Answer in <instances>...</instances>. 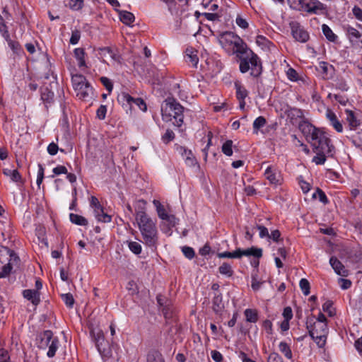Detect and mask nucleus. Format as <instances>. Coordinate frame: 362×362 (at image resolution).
<instances>
[{
	"label": "nucleus",
	"mask_w": 362,
	"mask_h": 362,
	"mask_svg": "<svg viewBox=\"0 0 362 362\" xmlns=\"http://www.w3.org/2000/svg\"><path fill=\"white\" fill-rule=\"evenodd\" d=\"M279 351L288 359H292L293 354L288 344L285 341H281L279 345Z\"/></svg>",
	"instance_id": "35"
},
{
	"label": "nucleus",
	"mask_w": 362,
	"mask_h": 362,
	"mask_svg": "<svg viewBox=\"0 0 362 362\" xmlns=\"http://www.w3.org/2000/svg\"><path fill=\"white\" fill-rule=\"evenodd\" d=\"M118 12L119 19L124 24L129 25L134 21L135 17L132 13L127 11H119Z\"/></svg>",
	"instance_id": "28"
},
{
	"label": "nucleus",
	"mask_w": 362,
	"mask_h": 362,
	"mask_svg": "<svg viewBox=\"0 0 362 362\" xmlns=\"http://www.w3.org/2000/svg\"><path fill=\"white\" fill-rule=\"evenodd\" d=\"M300 8L298 11H304L309 13L320 14L326 11V6L318 0H302Z\"/></svg>",
	"instance_id": "8"
},
{
	"label": "nucleus",
	"mask_w": 362,
	"mask_h": 362,
	"mask_svg": "<svg viewBox=\"0 0 362 362\" xmlns=\"http://www.w3.org/2000/svg\"><path fill=\"white\" fill-rule=\"evenodd\" d=\"M95 216L96 219L100 222L110 223L112 220L111 216L105 213L104 209L103 210V212L98 213L96 215H95Z\"/></svg>",
	"instance_id": "50"
},
{
	"label": "nucleus",
	"mask_w": 362,
	"mask_h": 362,
	"mask_svg": "<svg viewBox=\"0 0 362 362\" xmlns=\"http://www.w3.org/2000/svg\"><path fill=\"white\" fill-rule=\"evenodd\" d=\"M160 110L162 119L164 122H171L177 127L182 125L184 107L175 98L168 97L162 103Z\"/></svg>",
	"instance_id": "3"
},
{
	"label": "nucleus",
	"mask_w": 362,
	"mask_h": 362,
	"mask_svg": "<svg viewBox=\"0 0 362 362\" xmlns=\"http://www.w3.org/2000/svg\"><path fill=\"white\" fill-rule=\"evenodd\" d=\"M267 362H284L282 357L276 352H272L269 354Z\"/></svg>",
	"instance_id": "60"
},
{
	"label": "nucleus",
	"mask_w": 362,
	"mask_h": 362,
	"mask_svg": "<svg viewBox=\"0 0 362 362\" xmlns=\"http://www.w3.org/2000/svg\"><path fill=\"white\" fill-rule=\"evenodd\" d=\"M107 112V106L104 105H101L96 111V116L100 120H103L105 118Z\"/></svg>",
	"instance_id": "56"
},
{
	"label": "nucleus",
	"mask_w": 362,
	"mask_h": 362,
	"mask_svg": "<svg viewBox=\"0 0 362 362\" xmlns=\"http://www.w3.org/2000/svg\"><path fill=\"white\" fill-rule=\"evenodd\" d=\"M75 91L76 92V96L83 100L90 99L93 95V88L89 83L83 86L80 89H75Z\"/></svg>",
	"instance_id": "18"
},
{
	"label": "nucleus",
	"mask_w": 362,
	"mask_h": 362,
	"mask_svg": "<svg viewBox=\"0 0 362 362\" xmlns=\"http://www.w3.org/2000/svg\"><path fill=\"white\" fill-rule=\"evenodd\" d=\"M300 288L305 296L310 293V283L306 279H302L299 283Z\"/></svg>",
	"instance_id": "48"
},
{
	"label": "nucleus",
	"mask_w": 362,
	"mask_h": 362,
	"mask_svg": "<svg viewBox=\"0 0 362 362\" xmlns=\"http://www.w3.org/2000/svg\"><path fill=\"white\" fill-rule=\"evenodd\" d=\"M0 32L3 37H8V27L5 23V18L0 14Z\"/></svg>",
	"instance_id": "53"
},
{
	"label": "nucleus",
	"mask_w": 362,
	"mask_h": 362,
	"mask_svg": "<svg viewBox=\"0 0 362 362\" xmlns=\"http://www.w3.org/2000/svg\"><path fill=\"white\" fill-rule=\"evenodd\" d=\"M62 298L68 308H73V305L74 304V299L71 293H68L62 294Z\"/></svg>",
	"instance_id": "49"
},
{
	"label": "nucleus",
	"mask_w": 362,
	"mask_h": 362,
	"mask_svg": "<svg viewBox=\"0 0 362 362\" xmlns=\"http://www.w3.org/2000/svg\"><path fill=\"white\" fill-rule=\"evenodd\" d=\"M71 81L73 83V87L75 89H80L83 86L88 83L86 77L81 74H76L72 76Z\"/></svg>",
	"instance_id": "26"
},
{
	"label": "nucleus",
	"mask_w": 362,
	"mask_h": 362,
	"mask_svg": "<svg viewBox=\"0 0 362 362\" xmlns=\"http://www.w3.org/2000/svg\"><path fill=\"white\" fill-rule=\"evenodd\" d=\"M118 101L125 105V103L132 108L134 105L137 106L141 110L145 112L147 110V106L144 100L141 98H134L129 93H122L118 97Z\"/></svg>",
	"instance_id": "9"
},
{
	"label": "nucleus",
	"mask_w": 362,
	"mask_h": 362,
	"mask_svg": "<svg viewBox=\"0 0 362 362\" xmlns=\"http://www.w3.org/2000/svg\"><path fill=\"white\" fill-rule=\"evenodd\" d=\"M236 90V98L239 101V107L244 110L245 107V99L248 96V90L238 81L235 83Z\"/></svg>",
	"instance_id": "15"
},
{
	"label": "nucleus",
	"mask_w": 362,
	"mask_h": 362,
	"mask_svg": "<svg viewBox=\"0 0 362 362\" xmlns=\"http://www.w3.org/2000/svg\"><path fill=\"white\" fill-rule=\"evenodd\" d=\"M212 309L216 314L221 315L224 309L221 293H216L214 296L212 300Z\"/></svg>",
	"instance_id": "22"
},
{
	"label": "nucleus",
	"mask_w": 362,
	"mask_h": 362,
	"mask_svg": "<svg viewBox=\"0 0 362 362\" xmlns=\"http://www.w3.org/2000/svg\"><path fill=\"white\" fill-rule=\"evenodd\" d=\"M69 218L72 223H74L78 226H87L88 221L83 216L76 214H70Z\"/></svg>",
	"instance_id": "31"
},
{
	"label": "nucleus",
	"mask_w": 362,
	"mask_h": 362,
	"mask_svg": "<svg viewBox=\"0 0 362 362\" xmlns=\"http://www.w3.org/2000/svg\"><path fill=\"white\" fill-rule=\"evenodd\" d=\"M90 335L93 339L97 349L102 358L105 362L110 361L112 356V349L109 343L105 340L103 332L101 330L95 332L94 329L90 330Z\"/></svg>",
	"instance_id": "6"
},
{
	"label": "nucleus",
	"mask_w": 362,
	"mask_h": 362,
	"mask_svg": "<svg viewBox=\"0 0 362 362\" xmlns=\"http://www.w3.org/2000/svg\"><path fill=\"white\" fill-rule=\"evenodd\" d=\"M343 30L351 43H358L361 38L360 32L354 27L349 25H343Z\"/></svg>",
	"instance_id": "16"
},
{
	"label": "nucleus",
	"mask_w": 362,
	"mask_h": 362,
	"mask_svg": "<svg viewBox=\"0 0 362 362\" xmlns=\"http://www.w3.org/2000/svg\"><path fill=\"white\" fill-rule=\"evenodd\" d=\"M41 100L47 107V105H50L54 100V93L49 89L48 87H42L40 88Z\"/></svg>",
	"instance_id": "24"
},
{
	"label": "nucleus",
	"mask_w": 362,
	"mask_h": 362,
	"mask_svg": "<svg viewBox=\"0 0 362 362\" xmlns=\"http://www.w3.org/2000/svg\"><path fill=\"white\" fill-rule=\"evenodd\" d=\"M3 173L11 178L13 182H22V177L18 170L4 169Z\"/></svg>",
	"instance_id": "29"
},
{
	"label": "nucleus",
	"mask_w": 362,
	"mask_h": 362,
	"mask_svg": "<svg viewBox=\"0 0 362 362\" xmlns=\"http://www.w3.org/2000/svg\"><path fill=\"white\" fill-rule=\"evenodd\" d=\"M90 206L93 209L95 215H96L98 213L103 212V210L104 209L98 199L95 196L90 197Z\"/></svg>",
	"instance_id": "32"
},
{
	"label": "nucleus",
	"mask_w": 362,
	"mask_h": 362,
	"mask_svg": "<svg viewBox=\"0 0 362 362\" xmlns=\"http://www.w3.org/2000/svg\"><path fill=\"white\" fill-rule=\"evenodd\" d=\"M353 258L355 262L362 261V247H359L354 250Z\"/></svg>",
	"instance_id": "64"
},
{
	"label": "nucleus",
	"mask_w": 362,
	"mask_h": 362,
	"mask_svg": "<svg viewBox=\"0 0 362 362\" xmlns=\"http://www.w3.org/2000/svg\"><path fill=\"white\" fill-rule=\"evenodd\" d=\"M222 152L227 156L233 155V141L227 140L223 143L221 148Z\"/></svg>",
	"instance_id": "41"
},
{
	"label": "nucleus",
	"mask_w": 362,
	"mask_h": 362,
	"mask_svg": "<svg viewBox=\"0 0 362 362\" xmlns=\"http://www.w3.org/2000/svg\"><path fill=\"white\" fill-rule=\"evenodd\" d=\"M285 114L291 122L298 118H304L303 110L296 107L288 106V108L285 110Z\"/></svg>",
	"instance_id": "23"
},
{
	"label": "nucleus",
	"mask_w": 362,
	"mask_h": 362,
	"mask_svg": "<svg viewBox=\"0 0 362 362\" xmlns=\"http://www.w3.org/2000/svg\"><path fill=\"white\" fill-rule=\"evenodd\" d=\"M100 81L102 84L105 87L109 93H111L113 89V83L108 78L102 76L100 78Z\"/></svg>",
	"instance_id": "54"
},
{
	"label": "nucleus",
	"mask_w": 362,
	"mask_h": 362,
	"mask_svg": "<svg viewBox=\"0 0 362 362\" xmlns=\"http://www.w3.org/2000/svg\"><path fill=\"white\" fill-rule=\"evenodd\" d=\"M314 152L316 153V156L313 157V162H314L316 165H323L326 161V158L327 156V153L320 151Z\"/></svg>",
	"instance_id": "40"
},
{
	"label": "nucleus",
	"mask_w": 362,
	"mask_h": 362,
	"mask_svg": "<svg viewBox=\"0 0 362 362\" xmlns=\"http://www.w3.org/2000/svg\"><path fill=\"white\" fill-rule=\"evenodd\" d=\"M289 28L293 37L296 41L305 43L309 40V33L305 30L303 26L296 21H292L289 23Z\"/></svg>",
	"instance_id": "7"
},
{
	"label": "nucleus",
	"mask_w": 362,
	"mask_h": 362,
	"mask_svg": "<svg viewBox=\"0 0 362 362\" xmlns=\"http://www.w3.org/2000/svg\"><path fill=\"white\" fill-rule=\"evenodd\" d=\"M287 2L290 8L293 10L298 11L302 7V0H287Z\"/></svg>",
	"instance_id": "59"
},
{
	"label": "nucleus",
	"mask_w": 362,
	"mask_h": 362,
	"mask_svg": "<svg viewBox=\"0 0 362 362\" xmlns=\"http://www.w3.org/2000/svg\"><path fill=\"white\" fill-rule=\"evenodd\" d=\"M243 256H252L255 258L259 259L262 257V249L256 247H251L250 248L243 250Z\"/></svg>",
	"instance_id": "27"
},
{
	"label": "nucleus",
	"mask_w": 362,
	"mask_h": 362,
	"mask_svg": "<svg viewBox=\"0 0 362 362\" xmlns=\"http://www.w3.org/2000/svg\"><path fill=\"white\" fill-rule=\"evenodd\" d=\"M81 38V32L78 30H72L71 36L70 38V43L71 45H76Z\"/></svg>",
	"instance_id": "57"
},
{
	"label": "nucleus",
	"mask_w": 362,
	"mask_h": 362,
	"mask_svg": "<svg viewBox=\"0 0 362 362\" xmlns=\"http://www.w3.org/2000/svg\"><path fill=\"white\" fill-rule=\"evenodd\" d=\"M313 319H315V316L313 315L307 317L306 328L308 329L309 335L315 341L318 347L323 348L326 344L327 334H315L314 329H310L312 327Z\"/></svg>",
	"instance_id": "10"
},
{
	"label": "nucleus",
	"mask_w": 362,
	"mask_h": 362,
	"mask_svg": "<svg viewBox=\"0 0 362 362\" xmlns=\"http://www.w3.org/2000/svg\"><path fill=\"white\" fill-rule=\"evenodd\" d=\"M84 0H70L69 8L74 11H78L83 6Z\"/></svg>",
	"instance_id": "52"
},
{
	"label": "nucleus",
	"mask_w": 362,
	"mask_h": 362,
	"mask_svg": "<svg viewBox=\"0 0 362 362\" xmlns=\"http://www.w3.org/2000/svg\"><path fill=\"white\" fill-rule=\"evenodd\" d=\"M329 264L338 275L341 276H346L348 275V271L336 257L332 256L330 257Z\"/></svg>",
	"instance_id": "19"
},
{
	"label": "nucleus",
	"mask_w": 362,
	"mask_h": 362,
	"mask_svg": "<svg viewBox=\"0 0 362 362\" xmlns=\"http://www.w3.org/2000/svg\"><path fill=\"white\" fill-rule=\"evenodd\" d=\"M4 250L6 251V254L10 257V262H13V263H18L20 262V258L18 255L12 250L9 249L7 247H4Z\"/></svg>",
	"instance_id": "51"
},
{
	"label": "nucleus",
	"mask_w": 362,
	"mask_h": 362,
	"mask_svg": "<svg viewBox=\"0 0 362 362\" xmlns=\"http://www.w3.org/2000/svg\"><path fill=\"white\" fill-rule=\"evenodd\" d=\"M264 175L271 185H281V175L276 168L273 166L267 167L264 172Z\"/></svg>",
	"instance_id": "12"
},
{
	"label": "nucleus",
	"mask_w": 362,
	"mask_h": 362,
	"mask_svg": "<svg viewBox=\"0 0 362 362\" xmlns=\"http://www.w3.org/2000/svg\"><path fill=\"white\" fill-rule=\"evenodd\" d=\"M129 249L135 255H139L141 252L142 248L140 243L134 241L128 242Z\"/></svg>",
	"instance_id": "45"
},
{
	"label": "nucleus",
	"mask_w": 362,
	"mask_h": 362,
	"mask_svg": "<svg viewBox=\"0 0 362 362\" xmlns=\"http://www.w3.org/2000/svg\"><path fill=\"white\" fill-rule=\"evenodd\" d=\"M35 344L40 349L45 350L48 348L47 356L53 358L59 346V340L54 336L52 331L47 329L37 334Z\"/></svg>",
	"instance_id": "4"
},
{
	"label": "nucleus",
	"mask_w": 362,
	"mask_h": 362,
	"mask_svg": "<svg viewBox=\"0 0 362 362\" xmlns=\"http://www.w3.org/2000/svg\"><path fill=\"white\" fill-rule=\"evenodd\" d=\"M153 203L155 207L156 208L158 216L160 219L163 220V218H165L167 217L168 218V214L166 213L164 206L161 204L160 201L154 199Z\"/></svg>",
	"instance_id": "36"
},
{
	"label": "nucleus",
	"mask_w": 362,
	"mask_h": 362,
	"mask_svg": "<svg viewBox=\"0 0 362 362\" xmlns=\"http://www.w3.org/2000/svg\"><path fill=\"white\" fill-rule=\"evenodd\" d=\"M267 123L266 119L263 116H259L255 119L253 122V129L255 133H257L258 130L263 127Z\"/></svg>",
	"instance_id": "42"
},
{
	"label": "nucleus",
	"mask_w": 362,
	"mask_h": 362,
	"mask_svg": "<svg viewBox=\"0 0 362 362\" xmlns=\"http://www.w3.org/2000/svg\"><path fill=\"white\" fill-rule=\"evenodd\" d=\"M176 151L181 154L182 157H185V163L187 165L192 167L195 165H198V162L193 155L191 150L186 148L184 146L176 145L175 146Z\"/></svg>",
	"instance_id": "13"
},
{
	"label": "nucleus",
	"mask_w": 362,
	"mask_h": 362,
	"mask_svg": "<svg viewBox=\"0 0 362 362\" xmlns=\"http://www.w3.org/2000/svg\"><path fill=\"white\" fill-rule=\"evenodd\" d=\"M250 49L247 47L246 43L240 37L234 41L233 46L229 52L232 54H236L237 57L240 59V56L245 57L249 53Z\"/></svg>",
	"instance_id": "11"
},
{
	"label": "nucleus",
	"mask_w": 362,
	"mask_h": 362,
	"mask_svg": "<svg viewBox=\"0 0 362 362\" xmlns=\"http://www.w3.org/2000/svg\"><path fill=\"white\" fill-rule=\"evenodd\" d=\"M74 57L78 61V65L81 67L86 66L85 61V50L83 48H76L74 51Z\"/></svg>",
	"instance_id": "30"
},
{
	"label": "nucleus",
	"mask_w": 362,
	"mask_h": 362,
	"mask_svg": "<svg viewBox=\"0 0 362 362\" xmlns=\"http://www.w3.org/2000/svg\"><path fill=\"white\" fill-rule=\"evenodd\" d=\"M352 13L356 19L362 21V9L359 6H355L352 9Z\"/></svg>",
	"instance_id": "63"
},
{
	"label": "nucleus",
	"mask_w": 362,
	"mask_h": 362,
	"mask_svg": "<svg viewBox=\"0 0 362 362\" xmlns=\"http://www.w3.org/2000/svg\"><path fill=\"white\" fill-rule=\"evenodd\" d=\"M219 272L223 274L226 275L228 277H230L233 274V271L232 269L231 266L226 262L223 263L218 268Z\"/></svg>",
	"instance_id": "38"
},
{
	"label": "nucleus",
	"mask_w": 362,
	"mask_h": 362,
	"mask_svg": "<svg viewBox=\"0 0 362 362\" xmlns=\"http://www.w3.org/2000/svg\"><path fill=\"white\" fill-rule=\"evenodd\" d=\"M346 120L351 130H355L359 125L360 122L357 119L354 112L350 110H346Z\"/></svg>",
	"instance_id": "25"
},
{
	"label": "nucleus",
	"mask_w": 362,
	"mask_h": 362,
	"mask_svg": "<svg viewBox=\"0 0 362 362\" xmlns=\"http://www.w3.org/2000/svg\"><path fill=\"white\" fill-rule=\"evenodd\" d=\"M236 24L243 29H247L249 27L247 21L240 16H238L235 19Z\"/></svg>",
	"instance_id": "61"
},
{
	"label": "nucleus",
	"mask_w": 362,
	"mask_h": 362,
	"mask_svg": "<svg viewBox=\"0 0 362 362\" xmlns=\"http://www.w3.org/2000/svg\"><path fill=\"white\" fill-rule=\"evenodd\" d=\"M287 77L292 81H296L298 79V74L293 68H289L286 71Z\"/></svg>",
	"instance_id": "58"
},
{
	"label": "nucleus",
	"mask_w": 362,
	"mask_h": 362,
	"mask_svg": "<svg viewBox=\"0 0 362 362\" xmlns=\"http://www.w3.org/2000/svg\"><path fill=\"white\" fill-rule=\"evenodd\" d=\"M238 37V35L233 32H225L221 35L219 42L223 49L226 51H230L234 41H235Z\"/></svg>",
	"instance_id": "14"
},
{
	"label": "nucleus",
	"mask_w": 362,
	"mask_h": 362,
	"mask_svg": "<svg viewBox=\"0 0 362 362\" xmlns=\"http://www.w3.org/2000/svg\"><path fill=\"white\" fill-rule=\"evenodd\" d=\"M185 62L191 64L193 67H197L199 62L197 51L192 48H187L185 56Z\"/></svg>",
	"instance_id": "20"
},
{
	"label": "nucleus",
	"mask_w": 362,
	"mask_h": 362,
	"mask_svg": "<svg viewBox=\"0 0 362 362\" xmlns=\"http://www.w3.org/2000/svg\"><path fill=\"white\" fill-rule=\"evenodd\" d=\"M0 362H11L9 354L4 349H0Z\"/></svg>",
	"instance_id": "62"
},
{
	"label": "nucleus",
	"mask_w": 362,
	"mask_h": 362,
	"mask_svg": "<svg viewBox=\"0 0 362 362\" xmlns=\"http://www.w3.org/2000/svg\"><path fill=\"white\" fill-rule=\"evenodd\" d=\"M136 220L142 236V243L149 247L156 248L158 242L156 221L142 211L136 213Z\"/></svg>",
	"instance_id": "2"
},
{
	"label": "nucleus",
	"mask_w": 362,
	"mask_h": 362,
	"mask_svg": "<svg viewBox=\"0 0 362 362\" xmlns=\"http://www.w3.org/2000/svg\"><path fill=\"white\" fill-rule=\"evenodd\" d=\"M250 69V75L255 78L259 77L262 72L261 60L252 50L245 57L240 56V71L246 73Z\"/></svg>",
	"instance_id": "5"
},
{
	"label": "nucleus",
	"mask_w": 362,
	"mask_h": 362,
	"mask_svg": "<svg viewBox=\"0 0 362 362\" xmlns=\"http://www.w3.org/2000/svg\"><path fill=\"white\" fill-rule=\"evenodd\" d=\"M147 362H164V361L158 351H153L148 354Z\"/></svg>",
	"instance_id": "44"
},
{
	"label": "nucleus",
	"mask_w": 362,
	"mask_h": 362,
	"mask_svg": "<svg viewBox=\"0 0 362 362\" xmlns=\"http://www.w3.org/2000/svg\"><path fill=\"white\" fill-rule=\"evenodd\" d=\"M175 136L173 130L168 129L165 133L162 136V141L164 144H168L173 140H174Z\"/></svg>",
	"instance_id": "46"
},
{
	"label": "nucleus",
	"mask_w": 362,
	"mask_h": 362,
	"mask_svg": "<svg viewBox=\"0 0 362 362\" xmlns=\"http://www.w3.org/2000/svg\"><path fill=\"white\" fill-rule=\"evenodd\" d=\"M4 39L7 41L8 46L15 53H18L21 50V45L17 41H13L10 38V35L8 34V37H4Z\"/></svg>",
	"instance_id": "43"
},
{
	"label": "nucleus",
	"mask_w": 362,
	"mask_h": 362,
	"mask_svg": "<svg viewBox=\"0 0 362 362\" xmlns=\"http://www.w3.org/2000/svg\"><path fill=\"white\" fill-rule=\"evenodd\" d=\"M25 298L31 301V303L37 305L40 303V292L32 289H26L23 291Z\"/></svg>",
	"instance_id": "21"
},
{
	"label": "nucleus",
	"mask_w": 362,
	"mask_h": 362,
	"mask_svg": "<svg viewBox=\"0 0 362 362\" xmlns=\"http://www.w3.org/2000/svg\"><path fill=\"white\" fill-rule=\"evenodd\" d=\"M182 251L184 255L189 259H192L195 255L194 250L191 247L184 246L182 248Z\"/></svg>",
	"instance_id": "55"
},
{
	"label": "nucleus",
	"mask_w": 362,
	"mask_h": 362,
	"mask_svg": "<svg viewBox=\"0 0 362 362\" xmlns=\"http://www.w3.org/2000/svg\"><path fill=\"white\" fill-rule=\"evenodd\" d=\"M299 129L305 136L306 139L313 146V151L327 153V156H332L334 146L331 144V139L326 136L325 132L317 128L307 120L299 123Z\"/></svg>",
	"instance_id": "1"
},
{
	"label": "nucleus",
	"mask_w": 362,
	"mask_h": 362,
	"mask_svg": "<svg viewBox=\"0 0 362 362\" xmlns=\"http://www.w3.org/2000/svg\"><path fill=\"white\" fill-rule=\"evenodd\" d=\"M246 320L249 322H256L258 320V313L256 310L247 308L244 311Z\"/></svg>",
	"instance_id": "37"
},
{
	"label": "nucleus",
	"mask_w": 362,
	"mask_h": 362,
	"mask_svg": "<svg viewBox=\"0 0 362 362\" xmlns=\"http://www.w3.org/2000/svg\"><path fill=\"white\" fill-rule=\"evenodd\" d=\"M313 197L315 199L317 197L319 200L324 204H326L329 202L325 193L320 188L317 189V191L315 194H313Z\"/></svg>",
	"instance_id": "47"
},
{
	"label": "nucleus",
	"mask_w": 362,
	"mask_h": 362,
	"mask_svg": "<svg viewBox=\"0 0 362 362\" xmlns=\"http://www.w3.org/2000/svg\"><path fill=\"white\" fill-rule=\"evenodd\" d=\"M310 329H314L315 334H322L328 333V327L327 323H319L316 325L313 320L312 322V327Z\"/></svg>",
	"instance_id": "33"
},
{
	"label": "nucleus",
	"mask_w": 362,
	"mask_h": 362,
	"mask_svg": "<svg viewBox=\"0 0 362 362\" xmlns=\"http://www.w3.org/2000/svg\"><path fill=\"white\" fill-rule=\"evenodd\" d=\"M322 310L324 312H326L328 313V315L329 317H333L336 315V310L333 308V302L330 300H327L323 305H322Z\"/></svg>",
	"instance_id": "39"
},
{
	"label": "nucleus",
	"mask_w": 362,
	"mask_h": 362,
	"mask_svg": "<svg viewBox=\"0 0 362 362\" xmlns=\"http://www.w3.org/2000/svg\"><path fill=\"white\" fill-rule=\"evenodd\" d=\"M322 30L324 35L329 41L332 42L337 41V36L332 32L331 28L327 25L323 24L322 25Z\"/></svg>",
	"instance_id": "34"
},
{
	"label": "nucleus",
	"mask_w": 362,
	"mask_h": 362,
	"mask_svg": "<svg viewBox=\"0 0 362 362\" xmlns=\"http://www.w3.org/2000/svg\"><path fill=\"white\" fill-rule=\"evenodd\" d=\"M326 117L329 120L330 125L339 133L342 132L343 126L341 122L338 119L336 114L330 109L326 111Z\"/></svg>",
	"instance_id": "17"
}]
</instances>
